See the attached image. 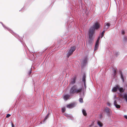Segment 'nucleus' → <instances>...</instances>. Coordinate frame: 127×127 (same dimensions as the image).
Masks as SVG:
<instances>
[{
  "label": "nucleus",
  "mask_w": 127,
  "mask_h": 127,
  "mask_svg": "<svg viewBox=\"0 0 127 127\" xmlns=\"http://www.w3.org/2000/svg\"><path fill=\"white\" fill-rule=\"evenodd\" d=\"M99 27V24L97 23H95L93 27H91L89 30V43L91 44L93 39V36L94 33V31L95 29H97Z\"/></svg>",
  "instance_id": "1"
},
{
  "label": "nucleus",
  "mask_w": 127,
  "mask_h": 127,
  "mask_svg": "<svg viewBox=\"0 0 127 127\" xmlns=\"http://www.w3.org/2000/svg\"><path fill=\"white\" fill-rule=\"evenodd\" d=\"M83 88L82 86L80 87L77 85H74L71 87L70 89V94L71 95L74 94L80 93L82 91Z\"/></svg>",
  "instance_id": "2"
},
{
  "label": "nucleus",
  "mask_w": 127,
  "mask_h": 127,
  "mask_svg": "<svg viewBox=\"0 0 127 127\" xmlns=\"http://www.w3.org/2000/svg\"><path fill=\"white\" fill-rule=\"evenodd\" d=\"M115 97L114 98V105L117 108H120V106L117 104V102L119 100V99L118 98H117L115 96Z\"/></svg>",
  "instance_id": "3"
},
{
  "label": "nucleus",
  "mask_w": 127,
  "mask_h": 127,
  "mask_svg": "<svg viewBox=\"0 0 127 127\" xmlns=\"http://www.w3.org/2000/svg\"><path fill=\"white\" fill-rule=\"evenodd\" d=\"M75 46H73L71 47L69 52L67 54V56L68 57H69L72 54L73 52L75 50Z\"/></svg>",
  "instance_id": "4"
},
{
  "label": "nucleus",
  "mask_w": 127,
  "mask_h": 127,
  "mask_svg": "<svg viewBox=\"0 0 127 127\" xmlns=\"http://www.w3.org/2000/svg\"><path fill=\"white\" fill-rule=\"evenodd\" d=\"M119 73L120 74V78L122 81L124 83L125 82V80L126 79L125 76L123 74L121 70L119 71Z\"/></svg>",
  "instance_id": "5"
},
{
  "label": "nucleus",
  "mask_w": 127,
  "mask_h": 127,
  "mask_svg": "<svg viewBox=\"0 0 127 127\" xmlns=\"http://www.w3.org/2000/svg\"><path fill=\"white\" fill-rule=\"evenodd\" d=\"M100 37H101V36H100V35H99V37L97 39L95 44L94 50V51H95L97 49L98 47L99 46V43L100 40Z\"/></svg>",
  "instance_id": "6"
},
{
  "label": "nucleus",
  "mask_w": 127,
  "mask_h": 127,
  "mask_svg": "<svg viewBox=\"0 0 127 127\" xmlns=\"http://www.w3.org/2000/svg\"><path fill=\"white\" fill-rule=\"evenodd\" d=\"M75 105V103H73L67 105H66V107L69 108H72L74 107Z\"/></svg>",
  "instance_id": "7"
},
{
  "label": "nucleus",
  "mask_w": 127,
  "mask_h": 127,
  "mask_svg": "<svg viewBox=\"0 0 127 127\" xmlns=\"http://www.w3.org/2000/svg\"><path fill=\"white\" fill-rule=\"evenodd\" d=\"M76 82V78L75 77H74L71 78L70 80L69 85H72L74 84Z\"/></svg>",
  "instance_id": "8"
},
{
  "label": "nucleus",
  "mask_w": 127,
  "mask_h": 127,
  "mask_svg": "<svg viewBox=\"0 0 127 127\" xmlns=\"http://www.w3.org/2000/svg\"><path fill=\"white\" fill-rule=\"evenodd\" d=\"M86 76L85 75H84L83 77L82 78V81L84 82V85L85 87V88L86 89Z\"/></svg>",
  "instance_id": "9"
},
{
  "label": "nucleus",
  "mask_w": 127,
  "mask_h": 127,
  "mask_svg": "<svg viewBox=\"0 0 127 127\" xmlns=\"http://www.w3.org/2000/svg\"><path fill=\"white\" fill-rule=\"evenodd\" d=\"M105 110L108 115L110 114L111 112V110L109 108L107 107L105 108Z\"/></svg>",
  "instance_id": "10"
},
{
  "label": "nucleus",
  "mask_w": 127,
  "mask_h": 127,
  "mask_svg": "<svg viewBox=\"0 0 127 127\" xmlns=\"http://www.w3.org/2000/svg\"><path fill=\"white\" fill-rule=\"evenodd\" d=\"M70 96V95L68 94H66L64 96V98L65 100H66L69 98Z\"/></svg>",
  "instance_id": "11"
},
{
  "label": "nucleus",
  "mask_w": 127,
  "mask_h": 127,
  "mask_svg": "<svg viewBox=\"0 0 127 127\" xmlns=\"http://www.w3.org/2000/svg\"><path fill=\"white\" fill-rule=\"evenodd\" d=\"M118 89H119V86L117 85L115 87H114L112 89V91L113 92H116L117 90H118Z\"/></svg>",
  "instance_id": "12"
},
{
  "label": "nucleus",
  "mask_w": 127,
  "mask_h": 127,
  "mask_svg": "<svg viewBox=\"0 0 127 127\" xmlns=\"http://www.w3.org/2000/svg\"><path fill=\"white\" fill-rule=\"evenodd\" d=\"M110 24L109 23H107L106 24V25L104 26V29H107L110 27Z\"/></svg>",
  "instance_id": "13"
},
{
  "label": "nucleus",
  "mask_w": 127,
  "mask_h": 127,
  "mask_svg": "<svg viewBox=\"0 0 127 127\" xmlns=\"http://www.w3.org/2000/svg\"><path fill=\"white\" fill-rule=\"evenodd\" d=\"M113 71V73L112 74V75H113V76L114 78H115V76L117 74V72L116 71L114 70Z\"/></svg>",
  "instance_id": "14"
},
{
  "label": "nucleus",
  "mask_w": 127,
  "mask_h": 127,
  "mask_svg": "<svg viewBox=\"0 0 127 127\" xmlns=\"http://www.w3.org/2000/svg\"><path fill=\"white\" fill-rule=\"evenodd\" d=\"M98 125L100 127H101L103 126L102 124L100 121H98L97 122Z\"/></svg>",
  "instance_id": "15"
},
{
  "label": "nucleus",
  "mask_w": 127,
  "mask_h": 127,
  "mask_svg": "<svg viewBox=\"0 0 127 127\" xmlns=\"http://www.w3.org/2000/svg\"><path fill=\"white\" fill-rule=\"evenodd\" d=\"M122 96L126 99V101L127 102V94H124Z\"/></svg>",
  "instance_id": "16"
},
{
  "label": "nucleus",
  "mask_w": 127,
  "mask_h": 127,
  "mask_svg": "<svg viewBox=\"0 0 127 127\" xmlns=\"http://www.w3.org/2000/svg\"><path fill=\"white\" fill-rule=\"evenodd\" d=\"M118 90L121 93L123 92L124 91V89L123 88H120L119 86Z\"/></svg>",
  "instance_id": "17"
},
{
  "label": "nucleus",
  "mask_w": 127,
  "mask_h": 127,
  "mask_svg": "<svg viewBox=\"0 0 127 127\" xmlns=\"http://www.w3.org/2000/svg\"><path fill=\"white\" fill-rule=\"evenodd\" d=\"M82 112L83 114L85 116H86L87 114L86 112V111L84 109L82 110Z\"/></svg>",
  "instance_id": "18"
},
{
  "label": "nucleus",
  "mask_w": 127,
  "mask_h": 127,
  "mask_svg": "<svg viewBox=\"0 0 127 127\" xmlns=\"http://www.w3.org/2000/svg\"><path fill=\"white\" fill-rule=\"evenodd\" d=\"M49 113H48L47 114L46 116L45 117V118H44V120H43V122H44L48 118V116L49 115Z\"/></svg>",
  "instance_id": "19"
},
{
  "label": "nucleus",
  "mask_w": 127,
  "mask_h": 127,
  "mask_svg": "<svg viewBox=\"0 0 127 127\" xmlns=\"http://www.w3.org/2000/svg\"><path fill=\"white\" fill-rule=\"evenodd\" d=\"M105 31H103L102 33H101L100 35V36H101V38H102L104 35V33H105Z\"/></svg>",
  "instance_id": "20"
},
{
  "label": "nucleus",
  "mask_w": 127,
  "mask_h": 127,
  "mask_svg": "<svg viewBox=\"0 0 127 127\" xmlns=\"http://www.w3.org/2000/svg\"><path fill=\"white\" fill-rule=\"evenodd\" d=\"M87 57H86L85 59L83 61V62L84 64L86 63L87 61Z\"/></svg>",
  "instance_id": "21"
},
{
  "label": "nucleus",
  "mask_w": 127,
  "mask_h": 127,
  "mask_svg": "<svg viewBox=\"0 0 127 127\" xmlns=\"http://www.w3.org/2000/svg\"><path fill=\"white\" fill-rule=\"evenodd\" d=\"M62 112H64L66 110L65 108V107H63L62 108Z\"/></svg>",
  "instance_id": "22"
},
{
  "label": "nucleus",
  "mask_w": 127,
  "mask_h": 127,
  "mask_svg": "<svg viewBox=\"0 0 127 127\" xmlns=\"http://www.w3.org/2000/svg\"><path fill=\"white\" fill-rule=\"evenodd\" d=\"M79 101L81 103H83V99L82 98H80L79 99Z\"/></svg>",
  "instance_id": "23"
},
{
  "label": "nucleus",
  "mask_w": 127,
  "mask_h": 127,
  "mask_svg": "<svg viewBox=\"0 0 127 127\" xmlns=\"http://www.w3.org/2000/svg\"><path fill=\"white\" fill-rule=\"evenodd\" d=\"M10 115H10L9 114H8L6 116V117L7 118H8L9 117H10Z\"/></svg>",
  "instance_id": "24"
},
{
  "label": "nucleus",
  "mask_w": 127,
  "mask_h": 127,
  "mask_svg": "<svg viewBox=\"0 0 127 127\" xmlns=\"http://www.w3.org/2000/svg\"><path fill=\"white\" fill-rule=\"evenodd\" d=\"M124 117L126 119H127V115H124Z\"/></svg>",
  "instance_id": "25"
},
{
  "label": "nucleus",
  "mask_w": 127,
  "mask_h": 127,
  "mask_svg": "<svg viewBox=\"0 0 127 127\" xmlns=\"http://www.w3.org/2000/svg\"><path fill=\"white\" fill-rule=\"evenodd\" d=\"M115 55L116 56H118L119 54V52H117L115 54Z\"/></svg>",
  "instance_id": "26"
},
{
  "label": "nucleus",
  "mask_w": 127,
  "mask_h": 127,
  "mask_svg": "<svg viewBox=\"0 0 127 127\" xmlns=\"http://www.w3.org/2000/svg\"><path fill=\"white\" fill-rule=\"evenodd\" d=\"M107 105L108 106H110V103L109 102H108L107 103Z\"/></svg>",
  "instance_id": "27"
},
{
  "label": "nucleus",
  "mask_w": 127,
  "mask_h": 127,
  "mask_svg": "<svg viewBox=\"0 0 127 127\" xmlns=\"http://www.w3.org/2000/svg\"><path fill=\"white\" fill-rule=\"evenodd\" d=\"M11 124L12 125V127H14V125L12 123H11Z\"/></svg>",
  "instance_id": "28"
},
{
  "label": "nucleus",
  "mask_w": 127,
  "mask_h": 127,
  "mask_svg": "<svg viewBox=\"0 0 127 127\" xmlns=\"http://www.w3.org/2000/svg\"><path fill=\"white\" fill-rule=\"evenodd\" d=\"M122 33L123 34H124L125 33V31L123 30L122 31Z\"/></svg>",
  "instance_id": "29"
},
{
  "label": "nucleus",
  "mask_w": 127,
  "mask_h": 127,
  "mask_svg": "<svg viewBox=\"0 0 127 127\" xmlns=\"http://www.w3.org/2000/svg\"><path fill=\"white\" fill-rule=\"evenodd\" d=\"M2 25L4 28H5V26L2 24Z\"/></svg>",
  "instance_id": "30"
},
{
  "label": "nucleus",
  "mask_w": 127,
  "mask_h": 127,
  "mask_svg": "<svg viewBox=\"0 0 127 127\" xmlns=\"http://www.w3.org/2000/svg\"><path fill=\"white\" fill-rule=\"evenodd\" d=\"M65 116H66V117H67V115L66 114H65Z\"/></svg>",
  "instance_id": "31"
},
{
  "label": "nucleus",
  "mask_w": 127,
  "mask_h": 127,
  "mask_svg": "<svg viewBox=\"0 0 127 127\" xmlns=\"http://www.w3.org/2000/svg\"><path fill=\"white\" fill-rule=\"evenodd\" d=\"M7 30H8L9 31V29H8V28H7Z\"/></svg>",
  "instance_id": "32"
},
{
  "label": "nucleus",
  "mask_w": 127,
  "mask_h": 127,
  "mask_svg": "<svg viewBox=\"0 0 127 127\" xmlns=\"http://www.w3.org/2000/svg\"><path fill=\"white\" fill-rule=\"evenodd\" d=\"M31 73V71H30V74Z\"/></svg>",
  "instance_id": "33"
},
{
  "label": "nucleus",
  "mask_w": 127,
  "mask_h": 127,
  "mask_svg": "<svg viewBox=\"0 0 127 127\" xmlns=\"http://www.w3.org/2000/svg\"><path fill=\"white\" fill-rule=\"evenodd\" d=\"M70 118H71V116H70Z\"/></svg>",
  "instance_id": "34"
}]
</instances>
